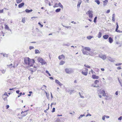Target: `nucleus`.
Masks as SVG:
<instances>
[{"label": "nucleus", "instance_id": "54", "mask_svg": "<svg viewBox=\"0 0 122 122\" xmlns=\"http://www.w3.org/2000/svg\"><path fill=\"white\" fill-rule=\"evenodd\" d=\"M110 10H107V11L106 12V13H108L110 12Z\"/></svg>", "mask_w": 122, "mask_h": 122}, {"label": "nucleus", "instance_id": "44", "mask_svg": "<svg viewBox=\"0 0 122 122\" xmlns=\"http://www.w3.org/2000/svg\"><path fill=\"white\" fill-rule=\"evenodd\" d=\"M79 94L80 96V97L82 98H84V97L83 96H82L81 95V94L80 93V92H79Z\"/></svg>", "mask_w": 122, "mask_h": 122}, {"label": "nucleus", "instance_id": "24", "mask_svg": "<svg viewBox=\"0 0 122 122\" xmlns=\"http://www.w3.org/2000/svg\"><path fill=\"white\" fill-rule=\"evenodd\" d=\"M65 63V61H61L60 63V65H62L64 64Z\"/></svg>", "mask_w": 122, "mask_h": 122}, {"label": "nucleus", "instance_id": "9", "mask_svg": "<svg viewBox=\"0 0 122 122\" xmlns=\"http://www.w3.org/2000/svg\"><path fill=\"white\" fill-rule=\"evenodd\" d=\"M24 5V3L22 2L21 3L19 4L18 5V7L19 8H21Z\"/></svg>", "mask_w": 122, "mask_h": 122}, {"label": "nucleus", "instance_id": "40", "mask_svg": "<svg viewBox=\"0 0 122 122\" xmlns=\"http://www.w3.org/2000/svg\"><path fill=\"white\" fill-rule=\"evenodd\" d=\"M122 64V63H119L117 64H116L115 65L116 66H118L119 65H121Z\"/></svg>", "mask_w": 122, "mask_h": 122}, {"label": "nucleus", "instance_id": "45", "mask_svg": "<svg viewBox=\"0 0 122 122\" xmlns=\"http://www.w3.org/2000/svg\"><path fill=\"white\" fill-rule=\"evenodd\" d=\"M122 119V117L120 116L118 118V120H121Z\"/></svg>", "mask_w": 122, "mask_h": 122}, {"label": "nucleus", "instance_id": "28", "mask_svg": "<svg viewBox=\"0 0 122 122\" xmlns=\"http://www.w3.org/2000/svg\"><path fill=\"white\" fill-rule=\"evenodd\" d=\"M35 53L36 54L40 53V52L38 50H35Z\"/></svg>", "mask_w": 122, "mask_h": 122}, {"label": "nucleus", "instance_id": "10", "mask_svg": "<svg viewBox=\"0 0 122 122\" xmlns=\"http://www.w3.org/2000/svg\"><path fill=\"white\" fill-rule=\"evenodd\" d=\"M55 82L57 84H58L59 86H61L62 85V84H61L58 80H55Z\"/></svg>", "mask_w": 122, "mask_h": 122}, {"label": "nucleus", "instance_id": "38", "mask_svg": "<svg viewBox=\"0 0 122 122\" xmlns=\"http://www.w3.org/2000/svg\"><path fill=\"white\" fill-rule=\"evenodd\" d=\"M7 92H5L4 94L3 95H4V96H5L6 95L7 96V97H8V95L7 94Z\"/></svg>", "mask_w": 122, "mask_h": 122}, {"label": "nucleus", "instance_id": "57", "mask_svg": "<svg viewBox=\"0 0 122 122\" xmlns=\"http://www.w3.org/2000/svg\"><path fill=\"white\" fill-rule=\"evenodd\" d=\"M51 98H53V97L52 96V93L51 92Z\"/></svg>", "mask_w": 122, "mask_h": 122}, {"label": "nucleus", "instance_id": "6", "mask_svg": "<svg viewBox=\"0 0 122 122\" xmlns=\"http://www.w3.org/2000/svg\"><path fill=\"white\" fill-rule=\"evenodd\" d=\"M58 58L60 60L61 59H64L65 58V57L63 54H62L61 56H59Z\"/></svg>", "mask_w": 122, "mask_h": 122}, {"label": "nucleus", "instance_id": "3", "mask_svg": "<svg viewBox=\"0 0 122 122\" xmlns=\"http://www.w3.org/2000/svg\"><path fill=\"white\" fill-rule=\"evenodd\" d=\"M38 60L39 62L41 63L42 65H44L46 63L45 61L41 58L39 57L38 58Z\"/></svg>", "mask_w": 122, "mask_h": 122}, {"label": "nucleus", "instance_id": "55", "mask_svg": "<svg viewBox=\"0 0 122 122\" xmlns=\"http://www.w3.org/2000/svg\"><path fill=\"white\" fill-rule=\"evenodd\" d=\"M6 109H8L9 107V106L8 105H7L6 106Z\"/></svg>", "mask_w": 122, "mask_h": 122}, {"label": "nucleus", "instance_id": "39", "mask_svg": "<svg viewBox=\"0 0 122 122\" xmlns=\"http://www.w3.org/2000/svg\"><path fill=\"white\" fill-rule=\"evenodd\" d=\"M99 81L98 80H96L94 82V83L95 84H97L98 82H99Z\"/></svg>", "mask_w": 122, "mask_h": 122}, {"label": "nucleus", "instance_id": "29", "mask_svg": "<svg viewBox=\"0 0 122 122\" xmlns=\"http://www.w3.org/2000/svg\"><path fill=\"white\" fill-rule=\"evenodd\" d=\"M1 55H3V56L4 57H8V55L7 54H3V53H1Z\"/></svg>", "mask_w": 122, "mask_h": 122}, {"label": "nucleus", "instance_id": "43", "mask_svg": "<svg viewBox=\"0 0 122 122\" xmlns=\"http://www.w3.org/2000/svg\"><path fill=\"white\" fill-rule=\"evenodd\" d=\"M55 108H53L52 109V112H54L55 111Z\"/></svg>", "mask_w": 122, "mask_h": 122}, {"label": "nucleus", "instance_id": "19", "mask_svg": "<svg viewBox=\"0 0 122 122\" xmlns=\"http://www.w3.org/2000/svg\"><path fill=\"white\" fill-rule=\"evenodd\" d=\"M81 73L83 75L86 76L87 75L88 72L87 71H86V72H85L83 71H82L81 72Z\"/></svg>", "mask_w": 122, "mask_h": 122}, {"label": "nucleus", "instance_id": "20", "mask_svg": "<svg viewBox=\"0 0 122 122\" xmlns=\"http://www.w3.org/2000/svg\"><path fill=\"white\" fill-rule=\"evenodd\" d=\"M84 49L86 50L87 51H90L91 50L90 48L89 47H85Z\"/></svg>", "mask_w": 122, "mask_h": 122}, {"label": "nucleus", "instance_id": "49", "mask_svg": "<svg viewBox=\"0 0 122 122\" xmlns=\"http://www.w3.org/2000/svg\"><path fill=\"white\" fill-rule=\"evenodd\" d=\"M20 92V91L19 90H17L16 91V92L18 94H19V93Z\"/></svg>", "mask_w": 122, "mask_h": 122}, {"label": "nucleus", "instance_id": "23", "mask_svg": "<svg viewBox=\"0 0 122 122\" xmlns=\"http://www.w3.org/2000/svg\"><path fill=\"white\" fill-rule=\"evenodd\" d=\"M7 97H5V96H4V95H3L2 96V98L5 101L7 100Z\"/></svg>", "mask_w": 122, "mask_h": 122}, {"label": "nucleus", "instance_id": "64", "mask_svg": "<svg viewBox=\"0 0 122 122\" xmlns=\"http://www.w3.org/2000/svg\"><path fill=\"white\" fill-rule=\"evenodd\" d=\"M117 32H118L121 33V31H120V30H118Z\"/></svg>", "mask_w": 122, "mask_h": 122}, {"label": "nucleus", "instance_id": "16", "mask_svg": "<svg viewBox=\"0 0 122 122\" xmlns=\"http://www.w3.org/2000/svg\"><path fill=\"white\" fill-rule=\"evenodd\" d=\"M109 42L110 43H112L113 41V40L112 38L111 37H109L108 38Z\"/></svg>", "mask_w": 122, "mask_h": 122}, {"label": "nucleus", "instance_id": "5", "mask_svg": "<svg viewBox=\"0 0 122 122\" xmlns=\"http://www.w3.org/2000/svg\"><path fill=\"white\" fill-rule=\"evenodd\" d=\"M99 56L100 58L104 60H105L106 58V56L105 55H99Z\"/></svg>", "mask_w": 122, "mask_h": 122}, {"label": "nucleus", "instance_id": "15", "mask_svg": "<svg viewBox=\"0 0 122 122\" xmlns=\"http://www.w3.org/2000/svg\"><path fill=\"white\" fill-rule=\"evenodd\" d=\"M82 1L81 0H79L78 2V4L77 5V6L78 7H80V5Z\"/></svg>", "mask_w": 122, "mask_h": 122}, {"label": "nucleus", "instance_id": "58", "mask_svg": "<svg viewBox=\"0 0 122 122\" xmlns=\"http://www.w3.org/2000/svg\"><path fill=\"white\" fill-rule=\"evenodd\" d=\"M115 15L114 14H113L112 17L115 18Z\"/></svg>", "mask_w": 122, "mask_h": 122}, {"label": "nucleus", "instance_id": "34", "mask_svg": "<svg viewBox=\"0 0 122 122\" xmlns=\"http://www.w3.org/2000/svg\"><path fill=\"white\" fill-rule=\"evenodd\" d=\"M0 71L3 74H4L6 70H1Z\"/></svg>", "mask_w": 122, "mask_h": 122}, {"label": "nucleus", "instance_id": "62", "mask_svg": "<svg viewBox=\"0 0 122 122\" xmlns=\"http://www.w3.org/2000/svg\"><path fill=\"white\" fill-rule=\"evenodd\" d=\"M62 116V115L58 114L57 115V116Z\"/></svg>", "mask_w": 122, "mask_h": 122}, {"label": "nucleus", "instance_id": "42", "mask_svg": "<svg viewBox=\"0 0 122 122\" xmlns=\"http://www.w3.org/2000/svg\"><path fill=\"white\" fill-rule=\"evenodd\" d=\"M60 18L61 19H63L65 18V17L64 16H61L60 17Z\"/></svg>", "mask_w": 122, "mask_h": 122}, {"label": "nucleus", "instance_id": "33", "mask_svg": "<svg viewBox=\"0 0 122 122\" xmlns=\"http://www.w3.org/2000/svg\"><path fill=\"white\" fill-rule=\"evenodd\" d=\"M22 0H16V2L18 4H19L22 1Z\"/></svg>", "mask_w": 122, "mask_h": 122}, {"label": "nucleus", "instance_id": "35", "mask_svg": "<svg viewBox=\"0 0 122 122\" xmlns=\"http://www.w3.org/2000/svg\"><path fill=\"white\" fill-rule=\"evenodd\" d=\"M84 66L88 68H90V66L88 65H86V64H85L84 65Z\"/></svg>", "mask_w": 122, "mask_h": 122}, {"label": "nucleus", "instance_id": "46", "mask_svg": "<svg viewBox=\"0 0 122 122\" xmlns=\"http://www.w3.org/2000/svg\"><path fill=\"white\" fill-rule=\"evenodd\" d=\"M22 117H25L26 116V115H27V114H25V113L22 114Z\"/></svg>", "mask_w": 122, "mask_h": 122}, {"label": "nucleus", "instance_id": "22", "mask_svg": "<svg viewBox=\"0 0 122 122\" xmlns=\"http://www.w3.org/2000/svg\"><path fill=\"white\" fill-rule=\"evenodd\" d=\"M98 37L99 38H101L102 36V33L100 32H99V33L98 35Z\"/></svg>", "mask_w": 122, "mask_h": 122}, {"label": "nucleus", "instance_id": "61", "mask_svg": "<svg viewBox=\"0 0 122 122\" xmlns=\"http://www.w3.org/2000/svg\"><path fill=\"white\" fill-rule=\"evenodd\" d=\"M116 95H118V91H116L115 93Z\"/></svg>", "mask_w": 122, "mask_h": 122}, {"label": "nucleus", "instance_id": "48", "mask_svg": "<svg viewBox=\"0 0 122 122\" xmlns=\"http://www.w3.org/2000/svg\"><path fill=\"white\" fill-rule=\"evenodd\" d=\"M22 92H20L19 94V95H18V97H20V96H21V95H22Z\"/></svg>", "mask_w": 122, "mask_h": 122}, {"label": "nucleus", "instance_id": "36", "mask_svg": "<svg viewBox=\"0 0 122 122\" xmlns=\"http://www.w3.org/2000/svg\"><path fill=\"white\" fill-rule=\"evenodd\" d=\"M97 16H96L94 18V22L95 23L96 22V20H97Z\"/></svg>", "mask_w": 122, "mask_h": 122}, {"label": "nucleus", "instance_id": "13", "mask_svg": "<svg viewBox=\"0 0 122 122\" xmlns=\"http://www.w3.org/2000/svg\"><path fill=\"white\" fill-rule=\"evenodd\" d=\"M5 25V29H7L8 30H9L11 32V30L10 29L9 27L7 25Z\"/></svg>", "mask_w": 122, "mask_h": 122}, {"label": "nucleus", "instance_id": "51", "mask_svg": "<svg viewBox=\"0 0 122 122\" xmlns=\"http://www.w3.org/2000/svg\"><path fill=\"white\" fill-rule=\"evenodd\" d=\"M56 104V102H53L51 104V106L53 105H55Z\"/></svg>", "mask_w": 122, "mask_h": 122}, {"label": "nucleus", "instance_id": "31", "mask_svg": "<svg viewBox=\"0 0 122 122\" xmlns=\"http://www.w3.org/2000/svg\"><path fill=\"white\" fill-rule=\"evenodd\" d=\"M92 36H87V39L89 40L91 39L92 38Z\"/></svg>", "mask_w": 122, "mask_h": 122}, {"label": "nucleus", "instance_id": "59", "mask_svg": "<svg viewBox=\"0 0 122 122\" xmlns=\"http://www.w3.org/2000/svg\"><path fill=\"white\" fill-rule=\"evenodd\" d=\"M105 117H106V118H109V117L108 116H105Z\"/></svg>", "mask_w": 122, "mask_h": 122}, {"label": "nucleus", "instance_id": "60", "mask_svg": "<svg viewBox=\"0 0 122 122\" xmlns=\"http://www.w3.org/2000/svg\"><path fill=\"white\" fill-rule=\"evenodd\" d=\"M22 22L23 23H25V20L24 19L23 20V19L22 20Z\"/></svg>", "mask_w": 122, "mask_h": 122}, {"label": "nucleus", "instance_id": "56", "mask_svg": "<svg viewBox=\"0 0 122 122\" xmlns=\"http://www.w3.org/2000/svg\"><path fill=\"white\" fill-rule=\"evenodd\" d=\"M3 9L2 10H0V13H3Z\"/></svg>", "mask_w": 122, "mask_h": 122}, {"label": "nucleus", "instance_id": "25", "mask_svg": "<svg viewBox=\"0 0 122 122\" xmlns=\"http://www.w3.org/2000/svg\"><path fill=\"white\" fill-rule=\"evenodd\" d=\"M85 116L84 114H81V115L78 118L79 119H80L82 118L83 116Z\"/></svg>", "mask_w": 122, "mask_h": 122}, {"label": "nucleus", "instance_id": "30", "mask_svg": "<svg viewBox=\"0 0 122 122\" xmlns=\"http://www.w3.org/2000/svg\"><path fill=\"white\" fill-rule=\"evenodd\" d=\"M58 5L60 6L61 8H63V5L61 4V3L59 2L58 4Z\"/></svg>", "mask_w": 122, "mask_h": 122}, {"label": "nucleus", "instance_id": "27", "mask_svg": "<svg viewBox=\"0 0 122 122\" xmlns=\"http://www.w3.org/2000/svg\"><path fill=\"white\" fill-rule=\"evenodd\" d=\"M56 122H60L61 120L59 118H56V120L55 121Z\"/></svg>", "mask_w": 122, "mask_h": 122}, {"label": "nucleus", "instance_id": "1", "mask_svg": "<svg viewBox=\"0 0 122 122\" xmlns=\"http://www.w3.org/2000/svg\"><path fill=\"white\" fill-rule=\"evenodd\" d=\"M24 61L25 64H28V66L29 67L32 66V65H30L31 62L33 64L35 62L33 59H30L29 57L25 58L24 59Z\"/></svg>", "mask_w": 122, "mask_h": 122}, {"label": "nucleus", "instance_id": "12", "mask_svg": "<svg viewBox=\"0 0 122 122\" xmlns=\"http://www.w3.org/2000/svg\"><path fill=\"white\" fill-rule=\"evenodd\" d=\"M108 0H105L103 1V5L105 6L107 4L108 2Z\"/></svg>", "mask_w": 122, "mask_h": 122}, {"label": "nucleus", "instance_id": "18", "mask_svg": "<svg viewBox=\"0 0 122 122\" xmlns=\"http://www.w3.org/2000/svg\"><path fill=\"white\" fill-rule=\"evenodd\" d=\"M70 45V44L69 43H64L63 44V46H68Z\"/></svg>", "mask_w": 122, "mask_h": 122}, {"label": "nucleus", "instance_id": "41", "mask_svg": "<svg viewBox=\"0 0 122 122\" xmlns=\"http://www.w3.org/2000/svg\"><path fill=\"white\" fill-rule=\"evenodd\" d=\"M34 48V47H33V46H30L29 47V49L30 50H31L32 49H33Z\"/></svg>", "mask_w": 122, "mask_h": 122}, {"label": "nucleus", "instance_id": "2", "mask_svg": "<svg viewBox=\"0 0 122 122\" xmlns=\"http://www.w3.org/2000/svg\"><path fill=\"white\" fill-rule=\"evenodd\" d=\"M93 12L92 11L89 10L86 13V14L88 15L89 17L90 18H92L93 17Z\"/></svg>", "mask_w": 122, "mask_h": 122}, {"label": "nucleus", "instance_id": "63", "mask_svg": "<svg viewBox=\"0 0 122 122\" xmlns=\"http://www.w3.org/2000/svg\"><path fill=\"white\" fill-rule=\"evenodd\" d=\"M49 78L51 80H53V77H49Z\"/></svg>", "mask_w": 122, "mask_h": 122}, {"label": "nucleus", "instance_id": "37", "mask_svg": "<svg viewBox=\"0 0 122 122\" xmlns=\"http://www.w3.org/2000/svg\"><path fill=\"white\" fill-rule=\"evenodd\" d=\"M46 72L47 73V74H48L49 75V76H51V75L49 73L48 71L46 70Z\"/></svg>", "mask_w": 122, "mask_h": 122}, {"label": "nucleus", "instance_id": "52", "mask_svg": "<svg viewBox=\"0 0 122 122\" xmlns=\"http://www.w3.org/2000/svg\"><path fill=\"white\" fill-rule=\"evenodd\" d=\"M112 20L113 22H115V18L112 17Z\"/></svg>", "mask_w": 122, "mask_h": 122}, {"label": "nucleus", "instance_id": "32", "mask_svg": "<svg viewBox=\"0 0 122 122\" xmlns=\"http://www.w3.org/2000/svg\"><path fill=\"white\" fill-rule=\"evenodd\" d=\"M95 1L96 2L97 4L98 5H99L100 4V2L99 0H95Z\"/></svg>", "mask_w": 122, "mask_h": 122}, {"label": "nucleus", "instance_id": "50", "mask_svg": "<svg viewBox=\"0 0 122 122\" xmlns=\"http://www.w3.org/2000/svg\"><path fill=\"white\" fill-rule=\"evenodd\" d=\"M105 116H103L102 117V119L104 120H105Z\"/></svg>", "mask_w": 122, "mask_h": 122}, {"label": "nucleus", "instance_id": "53", "mask_svg": "<svg viewBox=\"0 0 122 122\" xmlns=\"http://www.w3.org/2000/svg\"><path fill=\"white\" fill-rule=\"evenodd\" d=\"M45 92L46 94V96L47 97H48V96H49V94H47V92Z\"/></svg>", "mask_w": 122, "mask_h": 122}, {"label": "nucleus", "instance_id": "21", "mask_svg": "<svg viewBox=\"0 0 122 122\" xmlns=\"http://www.w3.org/2000/svg\"><path fill=\"white\" fill-rule=\"evenodd\" d=\"M83 53L84 55L87 54V52L86 51H85L84 49H82L81 50Z\"/></svg>", "mask_w": 122, "mask_h": 122}, {"label": "nucleus", "instance_id": "4", "mask_svg": "<svg viewBox=\"0 0 122 122\" xmlns=\"http://www.w3.org/2000/svg\"><path fill=\"white\" fill-rule=\"evenodd\" d=\"M66 73L68 74H70L73 72V70L70 68H66L65 69Z\"/></svg>", "mask_w": 122, "mask_h": 122}, {"label": "nucleus", "instance_id": "7", "mask_svg": "<svg viewBox=\"0 0 122 122\" xmlns=\"http://www.w3.org/2000/svg\"><path fill=\"white\" fill-rule=\"evenodd\" d=\"M108 60L111 62H113L115 61V59L110 57H108Z\"/></svg>", "mask_w": 122, "mask_h": 122}, {"label": "nucleus", "instance_id": "17", "mask_svg": "<svg viewBox=\"0 0 122 122\" xmlns=\"http://www.w3.org/2000/svg\"><path fill=\"white\" fill-rule=\"evenodd\" d=\"M26 12L27 13H29L33 11V10L32 9L29 10L28 9H26L25 10Z\"/></svg>", "mask_w": 122, "mask_h": 122}, {"label": "nucleus", "instance_id": "26", "mask_svg": "<svg viewBox=\"0 0 122 122\" xmlns=\"http://www.w3.org/2000/svg\"><path fill=\"white\" fill-rule=\"evenodd\" d=\"M61 9L60 8H58L55 11L56 12H60L61 10Z\"/></svg>", "mask_w": 122, "mask_h": 122}, {"label": "nucleus", "instance_id": "8", "mask_svg": "<svg viewBox=\"0 0 122 122\" xmlns=\"http://www.w3.org/2000/svg\"><path fill=\"white\" fill-rule=\"evenodd\" d=\"M92 77L93 79H98L99 78L98 76H97L94 75H92Z\"/></svg>", "mask_w": 122, "mask_h": 122}, {"label": "nucleus", "instance_id": "11", "mask_svg": "<svg viewBox=\"0 0 122 122\" xmlns=\"http://www.w3.org/2000/svg\"><path fill=\"white\" fill-rule=\"evenodd\" d=\"M101 94H102V96H106V94L105 93V91L104 90H102L101 91Z\"/></svg>", "mask_w": 122, "mask_h": 122}, {"label": "nucleus", "instance_id": "14", "mask_svg": "<svg viewBox=\"0 0 122 122\" xmlns=\"http://www.w3.org/2000/svg\"><path fill=\"white\" fill-rule=\"evenodd\" d=\"M109 37L108 35H105L103 36V37L104 39H107Z\"/></svg>", "mask_w": 122, "mask_h": 122}, {"label": "nucleus", "instance_id": "47", "mask_svg": "<svg viewBox=\"0 0 122 122\" xmlns=\"http://www.w3.org/2000/svg\"><path fill=\"white\" fill-rule=\"evenodd\" d=\"M91 116V114L89 113V114H87V115H86V117H87V116Z\"/></svg>", "mask_w": 122, "mask_h": 122}]
</instances>
